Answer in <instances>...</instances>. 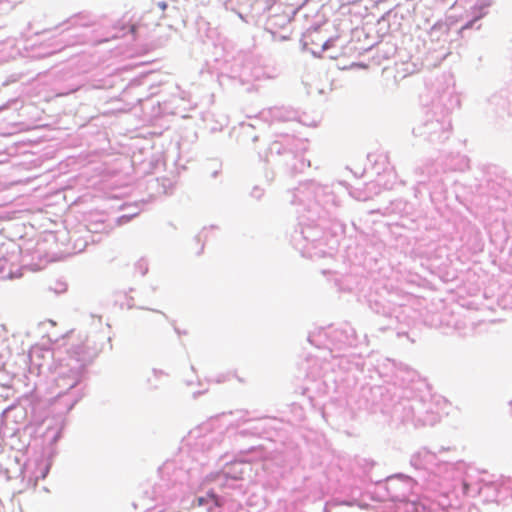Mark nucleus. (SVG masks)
I'll return each instance as SVG.
<instances>
[{"label": "nucleus", "instance_id": "f257e3e1", "mask_svg": "<svg viewBox=\"0 0 512 512\" xmlns=\"http://www.w3.org/2000/svg\"><path fill=\"white\" fill-rule=\"evenodd\" d=\"M197 501H198V505H199V506H202V505L205 503V500H204V498H203V497H199V498L197 499Z\"/></svg>", "mask_w": 512, "mask_h": 512}, {"label": "nucleus", "instance_id": "f03ea898", "mask_svg": "<svg viewBox=\"0 0 512 512\" xmlns=\"http://www.w3.org/2000/svg\"><path fill=\"white\" fill-rule=\"evenodd\" d=\"M209 496H210L213 500L217 501V496H216L215 494L211 493V494H209Z\"/></svg>", "mask_w": 512, "mask_h": 512}]
</instances>
